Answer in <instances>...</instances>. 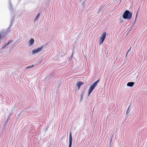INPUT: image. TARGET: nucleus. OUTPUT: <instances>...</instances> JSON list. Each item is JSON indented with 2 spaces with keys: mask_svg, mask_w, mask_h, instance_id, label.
I'll return each instance as SVG.
<instances>
[{
  "mask_svg": "<svg viewBox=\"0 0 147 147\" xmlns=\"http://www.w3.org/2000/svg\"><path fill=\"white\" fill-rule=\"evenodd\" d=\"M34 66V65H31L29 66H28L26 68V69H28L29 68H30L33 67Z\"/></svg>",
  "mask_w": 147,
  "mask_h": 147,
  "instance_id": "nucleus-10",
  "label": "nucleus"
},
{
  "mask_svg": "<svg viewBox=\"0 0 147 147\" xmlns=\"http://www.w3.org/2000/svg\"><path fill=\"white\" fill-rule=\"evenodd\" d=\"M1 35L0 34V39H1Z\"/></svg>",
  "mask_w": 147,
  "mask_h": 147,
  "instance_id": "nucleus-13",
  "label": "nucleus"
},
{
  "mask_svg": "<svg viewBox=\"0 0 147 147\" xmlns=\"http://www.w3.org/2000/svg\"><path fill=\"white\" fill-rule=\"evenodd\" d=\"M43 47L38 48L37 49H35L32 51V53L33 54H35L37 53H39L41 51L43 48Z\"/></svg>",
  "mask_w": 147,
  "mask_h": 147,
  "instance_id": "nucleus-4",
  "label": "nucleus"
},
{
  "mask_svg": "<svg viewBox=\"0 0 147 147\" xmlns=\"http://www.w3.org/2000/svg\"><path fill=\"white\" fill-rule=\"evenodd\" d=\"M131 47L130 48V49L129 50H128L127 52V53L126 55H127L128 53L130 51V50H131Z\"/></svg>",
  "mask_w": 147,
  "mask_h": 147,
  "instance_id": "nucleus-12",
  "label": "nucleus"
},
{
  "mask_svg": "<svg viewBox=\"0 0 147 147\" xmlns=\"http://www.w3.org/2000/svg\"><path fill=\"white\" fill-rule=\"evenodd\" d=\"M99 81V80L98 79L91 86H90L89 89L88 91V95H89L92 92L94 89V88L97 85Z\"/></svg>",
  "mask_w": 147,
  "mask_h": 147,
  "instance_id": "nucleus-2",
  "label": "nucleus"
},
{
  "mask_svg": "<svg viewBox=\"0 0 147 147\" xmlns=\"http://www.w3.org/2000/svg\"><path fill=\"white\" fill-rule=\"evenodd\" d=\"M83 84V82H78L76 84V86L78 87V89H79L80 87Z\"/></svg>",
  "mask_w": 147,
  "mask_h": 147,
  "instance_id": "nucleus-6",
  "label": "nucleus"
},
{
  "mask_svg": "<svg viewBox=\"0 0 147 147\" xmlns=\"http://www.w3.org/2000/svg\"><path fill=\"white\" fill-rule=\"evenodd\" d=\"M40 16V14L39 13H38L36 17L34 19V21H35L38 20V18Z\"/></svg>",
  "mask_w": 147,
  "mask_h": 147,
  "instance_id": "nucleus-9",
  "label": "nucleus"
},
{
  "mask_svg": "<svg viewBox=\"0 0 147 147\" xmlns=\"http://www.w3.org/2000/svg\"><path fill=\"white\" fill-rule=\"evenodd\" d=\"M34 40L33 38H31L29 41V44L30 46L32 45L34 43Z\"/></svg>",
  "mask_w": 147,
  "mask_h": 147,
  "instance_id": "nucleus-8",
  "label": "nucleus"
},
{
  "mask_svg": "<svg viewBox=\"0 0 147 147\" xmlns=\"http://www.w3.org/2000/svg\"><path fill=\"white\" fill-rule=\"evenodd\" d=\"M132 13L129 11H125L123 14V18L124 19L130 20L132 17Z\"/></svg>",
  "mask_w": 147,
  "mask_h": 147,
  "instance_id": "nucleus-1",
  "label": "nucleus"
},
{
  "mask_svg": "<svg viewBox=\"0 0 147 147\" xmlns=\"http://www.w3.org/2000/svg\"><path fill=\"white\" fill-rule=\"evenodd\" d=\"M12 42V41H9L7 43L6 45H8V44H9V43H10L11 42Z\"/></svg>",
  "mask_w": 147,
  "mask_h": 147,
  "instance_id": "nucleus-11",
  "label": "nucleus"
},
{
  "mask_svg": "<svg viewBox=\"0 0 147 147\" xmlns=\"http://www.w3.org/2000/svg\"><path fill=\"white\" fill-rule=\"evenodd\" d=\"M72 143V137L71 133L70 132L69 133V145L68 147H71Z\"/></svg>",
  "mask_w": 147,
  "mask_h": 147,
  "instance_id": "nucleus-5",
  "label": "nucleus"
},
{
  "mask_svg": "<svg viewBox=\"0 0 147 147\" xmlns=\"http://www.w3.org/2000/svg\"><path fill=\"white\" fill-rule=\"evenodd\" d=\"M134 82H128L127 84V85L129 87H132L134 86Z\"/></svg>",
  "mask_w": 147,
  "mask_h": 147,
  "instance_id": "nucleus-7",
  "label": "nucleus"
},
{
  "mask_svg": "<svg viewBox=\"0 0 147 147\" xmlns=\"http://www.w3.org/2000/svg\"><path fill=\"white\" fill-rule=\"evenodd\" d=\"M106 36V33L105 32H103L100 37L99 43L100 45H101L103 42Z\"/></svg>",
  "mask_w": 147,
  "mask_h": 147,
  "instance_id": "nucleus-3",
  "label": "nucleus"
}]
</instances>
